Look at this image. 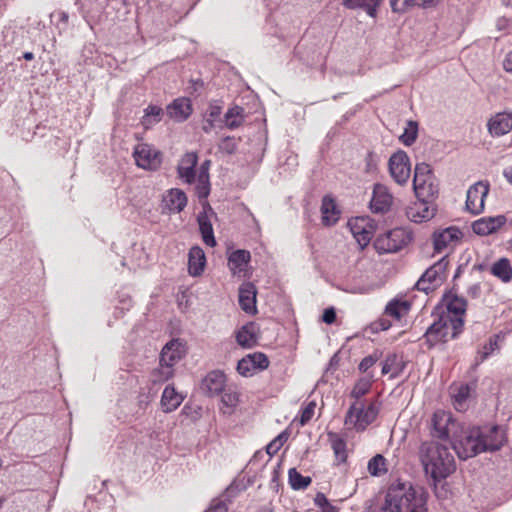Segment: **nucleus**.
Returning a JSON list of instances; mask_svg holds the SVG:
<instances>
[{
	"label": "nucleus",
	"mask_w": 512,
	"mask_h": 512,
	"mask_svg": "<svg viewBox=\"0 0 512 512\" xmlns=\"http://www.w3.org/2000/svg\"><path fill=\"white\" fill-rule=\"evenodd\" d=\"M419 459L425 474L434 484L447 478L456 469L454 457L448 447L437 441L423 442L419 448Z\"/></svg>",
	"instance_id": "obj_1"
},
{
	"label": "nucleus",
	"mask_w": 512,
	"mask_h": 512,
	"mask_svg": "<svg viewBox=\"0 0 512 512\" xmlns=\"http://www.w3.org/2000/svg\"><path fill=\"white\" fill-rule=\"evenodd\" d=\"M385 498L387 502L400 508L402 512H425L426 497L420 488H415L411 482L397 479L393 481Z\"/></svg>",
	"instance_id": "obj_2"
},
{
	"label": "nucleus",
	"mask_w": 512,
	"mask_h": 512,
	"mask_svg": "<svg viewBox=\"0 0 512 512\" xmlns=\"http://www.w3.org/2000/svg\"><path fill=\"white\" fill-rule=\"evenodd\" d=\"M464 319L452 318L450 315H442L435 321L424 334L428 346L431 348L437 343H446L455 339L463 330Z\"/></svg>",
	"instance_id": "obj_3"
},
{
	"label": "nucleus",
	"mask_w": 512,
	"mask_h": 512,
	"mask_svg": "<svg viewBox=\"0 0 512 512\" xmlns=\"http://www.w3.org/2000/svg\"><path fill=\"white\" fill-rule=\"evenodd\" d=\"M479 437H481L480 427L467 428L459 435L453 434L451 443L459 459L466 460L482 453Z\"/></svg>",
	"instance_id": "obj_4"
},
{
	"label": "nucleus",
	"mask_w": 512,
	"mask_h": 512,
	"mask_svg": "<svg viewBox=\"0 0 512 512\" xmlns=\"http://www.w3.org/2000/svg\"><path fill=\"white\" fill-rule=\"evenodd\" d=\"M463 232L457 226H438L431 234V241L435 253H445L447 256L460 245Z\"/></svg>",
	"instance_id": "obj_5"
},
{
	"label": "nucleus",
	"mask_w": 512,
	"mask_h": 512,
	"mask_svg": "<svg viewBox=\"0 0 512 512\" xmlns=\"http://www.w3.org/2000/svg\"><path fill=\"white\" fill-rule=\"evenodd\" d=\"M412 232L407 226H395L379 236L374 246L376 250L382 253H395L406 246L411 240Z\"/></svg>",
	"instance_id": "obj_6"
},
{
	"label": "nucleus",
	"mask_w": 512,
	"mask_h": 512,
	"mask_svg": "<svg viewBox=\"0 0 512 512\" xmlns=\"http://www.w3.org/2000/svg\"><path fill=\"white\" fill-rule=\"evenodd\" d=\"M413 188L418 198L433 199L438 194V185L429 164L422 162L415 166Z\"/></svg>",
	"instance_id": "obj_7"
},
{
	"label": "nucleus",
	"mask_w": 512,
	"mask_h": 512,
	"mask_svg": "<svg viewBox=\"0 0 512 512\" xmlns=\"http://www.w3.org/2000/svg\"><path fill=\"white\" fill-rule=\"evenodd\" d=\"M378 407L371 403L365 406L361 401L352 404L345 416V425L348 428L364 430L377 417Z\"/></svg>",
	"instance_id": "obj_8"
},
{
	"label": "nucleus",
	"mask_w": 512,
	"mask_h": 512,
	"mask_svg": "<svg viewBox=\"0 0 512 512\" xmlns=\"http://www.w3.org/2000/svg\"><path fill=\"white\" fill-rule=\"evenodd\" d=\"M489 188V183L484 181L470 186L466 193L465 211L474 216L481 214L484 211L485 198Z\"/></svg>",
	"instance_id": "obj_9"
},
{
	"label": "nucleus",
	"mask_w": 512,
	"mask_h": 512,
	"mask_svg": "<svg viewBox=\"0 0 512 512\" xmlns=\"http://www.w3.org/2000/svg\"><path fill=\"white\" fill-rule=\"evenodd\" d=\"M389 172L393 180L399 185H405L411 175V163L405 151L399 150L389 158Z\"/></svg>",
	"instance_id": "obj_10"
},
{
	"label": "nucleus",
	"mask_w": 512,
	"mask_h": 512,
	"mask_svg": "<svg viewBox=\"0 0 512 512\" xmlns=\"http://www.w3.org/2000/svg\"><path fill=\"white\" fill-rule=\"evenodd\" d=\"M448 265L446 257H442L438 262L430 266L416 282L415 288L419 291L428 293L433 290L440 282Z\"/></svg>",
	"instance_id": "obj_11"
},
{
	"label": "nucleus",
	"mask_w": 512,
	"mask_h": 512,
	"mask_svg": "<svg viewBox=\"0 0 512 512\" xmlns=\"http://www.w3.org/2000/svg\"><path fill=\"white\" fill-rule=\"evenodd\" d=\"M133 156L137 166L143 169L155 170L162 161L160 152L146 143L138 144L134 149Z\"/></svg>",
	"instance_id": "obj_12"
},
{
	"label": "nucleus",
	"mask_w": 512,
	"mask_h": 512,
	"mask_svg": "<svg viewBox=\"0 0 512 512\" xmlns=\"http://www.w3.org/2000/svg\"><path fill=\"white\" fill-rule=\"evenodd\" d=\"M429 200L418 198L417 201L411 203L406 208L407 218L415 224H421L433 219L436 214V207Z\"/></svg>",
	"instance_id": "obj_13"
},
{
	"label": "nucleus",
	"mask_w": 512,
	"mask_h": 512,
	"mask_svg": "<svg viewBox=\"0 0 512 512\" xmlns=\"http://www.w3.org/2000/svg\"><path fill=\"white\" fill-rule=\"evenodd\" d=\"M481 428V437H479L481 444V451H497L505 443L506 437L504 432L499 426H484Z\"/></svg>",
	"instance_id": "obj_14"
},
{
	"label": "nucleus",
	"mask_w": 512,
	"mask_h": 512,
	"mask_svg": "<svg viewBox=\"0 0 512 512\" xmlns=\"http://www.w3.org/2000/svg\"><path fill=\"white\" fill-rule=\"evenodd\" d=\"M393 203V196L385 185H374L373 195L370 201V209L373 213H386Z\"/></svg>",
	"instance_id": "obj_15"
},
{
	"label": "nucleus",
	"mask_w": 512,
	"mask_h": 512,
	"mask_svg": "<svg viewBox=\"0 0 512 512\" xmlns=\"http://www.w3.org/2000/svg\"><path fill=\"white\" fill-rule=\"evenodd\" d=\"M251 254L248 250L238 249L230 253L228 267L232 275H250Z\"/></svg>",
	"instance_id": "obj_16"
},
{
	"label": "nucleus",
	"mask_w": 512,
	"mask_h": 512,
	"mask_svg": "<svg viewBox=\"0 0 512 512\" xmlns=\"http://www.w3.org/2000/svg\"><path fill=\"white\" fill-rule=\"evenodd\" d=\"M185 353L186 348L184 342L179 338H175L166 343L162 348L160 361L174 367L185 356Z\"/></svg>",
	"instance_id": "obj_17"
},
{
	"label": "nucleus",
	"mask_w": 512,
	"mask_h": 512,
	"mask_svg": "<svg viewBox=\"0 0 512 512\" xmlns=\"http://www.w3.org/2000/svg\"><path fill=\"white\" fill-rule=\"evenodd\" d=\"M489 133L500 137L512 130V112L504 111L493 115L487 123Z\"/></svg>",
	"instance_id": "obj_18"
},
{
	"label": "nucleus",
	"mask_w": 512,
	"mask_h": 512,
	"mask_svg": "<svg viewBox=\"0 0 512 512\" xmlns=\"http://www.w3.org/2000/svg\"><path fill=\"white\" fill-rule=\"evenodd\" d=\"M456 423L444 411H437L432 417L433 437L444 439L449 436Z\"/></svg>",
	"instance_id": "obj_19"
},
{
	"label": "nucleus",
	"mask_w": 512,
	"mask_h": 512,
	"mask_svg": "<svg viewBox=\"0 0 512 512\" xmlns=\"http://www.w3.org/2000/svg\"><path fill=\"white\" fill-rule=\"evenodd\" d=\"M226 376L222 371L214 370L209 372L202 380L201 388L209 395H219L224 391Z\"/></svg>",
	"instance_id": "obj_20"
},
{
	"label": "nucleus",
	"mask_w": 512,
	"mask_h": 512,
	"mask_svg": "<svg viewBox=\"0 0 512 512\" xmlns=\"http://www.w3.org/2000/svg\"><path fill=\"white\" fill-rule=\"evenodd\" d=\"M163 206L170 212L178 213L187 204L186 194L180 189H170L163 196Z\"/></svg>",
	"instance_id": "obj_21"
},
{
	"label": "nucleus",
	"mask_w": 512,
	"mask_h": 512,
	"mask_svg": "<svg viewBox=\"0 0 512 512\" xmlns=\"http://www.w3.org/2000/svg\"><path fill=\"white\" fill-rule=\"evenodd\" d=\"M206 265V256L203 249L193 246L188 253V273L193 277L200 276Z\"/></svg>",
	"instance_id": "obj_22"
},
{
	"label": "nucleus",
	"mask_w": 512,
	"mask_h": 512,
	"mask_svg": "<svg viewBox=\"0 0 512 512\" xmlns=\"http://www.w3.org/2000/svg\"><path fill=\"white\" fill-rule=\"evenodd\" d=\"M192 113L190 100L187 98L175 99L170 105L167 106L168 116L177 121H185Z\"/></svg>",
	"instance_id": "obj_23"
},
{
	"label": "nucleus",
	"mask_w": 512,
	"mask_h": 512,
	"mask_svg": "<svg viewBox=\"0 0 512 512\" xmlns=\"http://www.w3.org/2000/svg\"><path fill=\"white\" fill-rule=\"evenodd\" d=\"M197 161L198 157L194 152H188L181 158L177 170L179 177L183 181L192 183L195 180V166Z\"/></svg>",
	"instance_id": "obj_24"
},
{
	"label": "nucleus",
	"mask_w": 512,
	"mask_h": 512,
	"mask_svg": "<svg viewBox=\"0 0 512 512\" xmlns=\"http://www.w3.org/2000/svg\"><path fill=\"white\" fill-rule=\"evenodd\" d=\"M239 304L246 313H254L256 311V289L252 283H243L240 286Z\"/></svg>",
	"instance_id": "obj_25"
},
{
	"label": "nucleus",
	"mask_w": 512,
	"mask_h": 512,
	"mask_svg": "<svg viewBox=\"0 0 512 512\" xmlns=\"http://www.w3.org/2000/svg\"><path fill=\"white\" fill-rule=\"evenodd\" d=\"M323 224L336 223L340 219L341 210L331 195H325L321 203Z\"/></svg>",
	"instance_id": "obj_26"
},
{
	"label": "nucleus",
	"mask_w": 512,
	"mask_h": 512,
	"mask_svg": "<svg viewBox=\"0 0 512 512\" xmlns=\"http://www.w3.org/2000/svg\"><path fill=\"white\" fill-rule=\"evenodd\" d=\"M184 398L173 386H166L161 396V406L164 412L169 413L176 410Z\"/></svg>",
	"instance_id": "obj_27"
},
{
	"label": "nucleus",
	"mask_w": 512,
	"mask_h": 512,
	"mask_svg": "<svg viewBox=\"0 0 512 512\" xmlns=\"http://www.w3.org/2000/svg\"><path fill=\"white\" fill-rule=\"evenodd\" d=\"M382 2L383 0H343L342 5L350 10L363 9L370 17L375 18Z\"/></svg>",
	"instance_id": "obj_28"
},
{
	"label": "nucleus",
	"mask_w": 512,
	"mask_h": 512,
	"mask_svg": "<svg viewBox=\"0 0 512 512\" xmlns=\"http://www.w3.org/2000/svg\"><path fill=\"white\" fill-rule=\"evenodd\" d=\"M490 272L504 283H509L512 280V266L510 260L505 257L494 262Z\"/></svg>",
	"instance_id": "obj_29"
},
{
	"label": "nucleus",
	"mask_w": 512,
	"mask_h": 512,
	"mask_svg": "<svg viewBox=\"0 0 512 512\" xmlns=\"http://www.w3.org/2000/svg\"><path fill=\"white\" fill-rule=\"evenodd\" d=\"M237 343L244 348H251L257 343L255 326L253 323L242 326L236 332Z\"/></svg>",
	"instance_id": "obj_30"
},
{
	"label": "nucleus",
	"mask_w": 512,
	"mask_h": 512,
	"mask_svg": "<svg viewBox=\"0 0 512 512\" xmlns=\"http://www.w3.org/2000/svg\"><path fill=\"white\" fill-rule=\"evenodd\" d=\"M436 0H390V7L394 13H405L415 6L431 7Z\"/></svg>",
	"instance_id": "obj_31"
},
{
	"label": "nucleus",
	"mask_w": 512,
	"mask_h": 512,
	"mask_svg": "<svg viewBox=\"0 0 512 512\" xmlns=\"http://www.w3.org/2000/svg\"><path fill=\"white\" fill-rule=\"evenodd\" d=\"M375 226H347L349 232L353 235L361 249H364L373 237V228Z\"/></svg>",
	"instance_id": "obj_32"
},
{
	"label": "nucleus",
	"mask_w": 512,
	"mask_h": 512,
	"mask_svg": "<svg viewBox=\"0 0 512 512\" xmlns=\"http://www.w3.org/2000/svg\"><path fill=\"white\" fill-rule=\"evenodd\" d=\"M163 109L157 105L150 104L144 109V115L141 118V124L145 129H150L162 119Z\"/></svg>",
	"instance_id": "obj_33"
},
{
	"label": "nucleus",
	"mask_w": 512,
	"mask_h": 512,
	"mask_svg": "<svg viewBox=\"0 0 512 512\" xmlns=\"http://www.w3.org/2000/svg\"><path fill=\"white\" fill-rule=\"evenodd\" d=\"M410 310V303L408 301H400L397 299L391 300L385 307V314L400 320Z\"/></svg>",
	"instance_id": "obj_34"
},
{
	"label": "nucleus",
	"mask_w": 512,
	"mask_h": 512,
	"mask_svg": "<svg viewBox=\"0 0 512 512\" xmlns=\"http://www.w3.org/2000/svg\"><path fill=\"white\" fill-rule=\"evenodd\" d=\"M402 370V360L396 354H390L383 362L381 372L384 375L390 373V378H396L400 375Z\"/></svg>",
	"instance_id": "obj_35"
},
{
	"label": "nucleus",
	"mask_w": 512,
	"mask_h": 512,
	"mask_svg": "<svg viewBox=\"0 0 512 512\" xmlns=\"http://www.w3.org/2000/svg\"><path fill=\"white\" fill-rule=\"evenodd\" d=\"M466 308L467 301L463 297L453 295L447 299V315H450L452 318L461 317L463 319Z\"/></svg>",
	"instance_id": "obj_36"
},
{
	"label": "nucleus",
	"mask_w": 512,
	"mask_h": 512,
	"mask_svg": "<svg viewBox=\"0 0 512 512\" xmlns=\"http://www.w3.org/2000/svg\"><path fill=\"white\" fill-rule=\"evenodd\" d=\"M174 375V367L170 364L159 361V366L151 372L150 379L154 384L163 383Z\"/></svg>",
	"instance_id": "obj_37"
},
{
	"label": "nucleus",
	"mask_w": 512,
	"mask_h": 512,
	"mask_svg": "<svg viewBox=\"0 0 512 512\" xmlns=\"http://www.w3.org/2000/svg\"><path fill=\"white\" fill-rule=\"evenodd\" d=\"M470 396V388L468 385H460L456 387L452 393L453 405L457 411H465L467 409V401Z\"/></svg>",
	"instance_id": "obj_38"
},
{
	"label": "nucleus",
	"mask_w": 512,
	"mask_h": 512,
	"mask_svg": "<svg viewBox=\"0 0 512 512\" xmlns=\"http://www.w3.org/2000/svg\"><path fill=\"white\" fill-rule=\"evenodd\" d=\"M244 121V109L234 106L225 113V125L227 128L234 130L242 125Z\"/></svg>",
	"instance_id": "obj_39"
},
{
	"label": "nucleus",
	"mask_w": 512,
	"mask_h": 512,
	"mask_svg": "<svg viewBox=\"0 0 512 512\" xmlns=\"http://www.w3.org/2000/svg\"><path fill=\"white\" fill-rule=\"evenodd\" d=\"M289 483L294 490L306 489L312 482L309 476L301 475L295 468H291L288 472Z\"/></svg>",
	"instance_id": "obj_40"
},
{
	"label": "nucleus",
	"mask_w": 512,
	"mask_h": 512,
	"mask_svg": "<svg viewBox=\"0 0 512 512\" xmlns=\"http://www.w3.org/2000/svg\"><path fill=\"white\" fill-rule=\"evenodd\" d=\"M328 437L336 458L340 462H344L347 458L345 441L337 434L332 432L328 433Z\"/></svg>",
	"instance_id": "obj_41"
},
{
	"label": "nucleus",
	"mask_w": 512,
	"mask_h": 512,
	"mask_svg": "<svg viewBox=\"0 0 512 512\" xmlns=\"http://www.w3.org/2000/svg\"><path fill=\"white\" fill-rule=\"evenodd\" d=\"M367 469L372 476L384 475L387 472L386 459L383 455L376 454L368 461Z\"/></svg>",
	"instance_id": "obj_42"
},
{
	"label": "nucleus",
	"mask_w": 512,
	"mask_h": 512,
	"mask_svg": "<svg viewBox=\"0 0 512 512\" xmlns=\"http://www.w3.org/2000/svg\"><path fill=\"white\" fill-rule=\"evenodd\" d=\"M196 194L200 199H206L210 192L209 173L207 169L199 171L196 180Z\"/></svg>",
	"instance_id": "obj_43"
},
{
	"label": "nucleus",
	"mask_w": 512,
	"mask_h": 512,
	"mask_svg": "<svg viewBox=\"0 0 512 512\" xmlns=\"http://www.w3.org/2000/svg\"><path fill=\"white\" fill-rule=\"evenodd\" d=\"M418 124L415 121H408L403 134L400 136L401 142L406 146H411L417 139Z\"/></svg>",
	"instance_id": "obj_44"
},
{
	"label": "nucleus",
	"mask_w": 512,
	"mask_h": 512,
	"mask_svg": "<svg viewBox=\"0 0 512 512\" xmlns=\"http://www.w3.org/2000/svg\"><path fill=\"white\" fill-rule=\"evenodd\" d=\"M471 224H512V212L505 215L481 217Z\"/></svg>",
	"instance_id": "obj_45"
},
{
	"label": "nucleus",
	"mask_w": 512,
	"mask_h": 512,
	"mask_svg": "<svg viewBox=\"0 0 512 512\" xmlns=\"http://www.w3.org/2000/svg\"><path fill=\"white\" fill-rule=\"evenodd\" d=\"M289 437V434L287 431L281 432L277 437H275L267 446H266V452L269 456L275 455L280 448L284 445V443L287 441Z\"/></svg>",
	"instance_id": "obj_46"
},
{
	"label": "nucleus",
	"mask_w": 512,
	"mask_h": 512,
	"mask_svg": "<svg viewBox=\"0 0 512 512\" xmlns=\"http://www.w3.org/2000/svg\"><path fill=\"white\" fill-rule=\"evenodd\" d=\"M221 402L224 407L228 409L223 410L224 413H230L231 410L237 405L238 403V395L237 393L233 391H224V393L221 396Z\"/></svg>",
	"instance_id": "obj_47"
},
{
	"label": "nucleus",
	"mask_w": 512,
	"mask_h": 512,
	"mask_svg": "<svg viewBox=\"0 0 512 512\" xmlns=\"http://www.w3.org/2000/svg\"><path fill=\"white\" fill-rule=\"evenodd\" d=\"M237 371L245 377L251 376L256 371L248 355L238 361Z\"/></svg>",
	"instance_id": "obj_48"
},
{
	"label": "nucleus",
	"mask_w": 512,
	"mask_h": 512,
	"mask_svg": "<svg viewBox=\"0 0 512 512\" xmlns=\"http://www.w3.org/2000/svg\"><path fill=\"white\" fill-rule=\"evenodd\" d=\"M255 370H263L269 366V360L267 356L261 352H256L248 355Z\"/></svg>",
	"instance_id": "obj_49"
},
{
	"label": "nucleus",
	"mask_w": 512,
	"mask_h": 512,
	"mask_svg": "<svg viewBox=\"0 0 512 512\" xmlns=\"http://www.w3.org/2000/svg\"><path fill=\"white\" fill-rule=\"evenodd\" d=\"M371 384L368 380H360L358 381L354 388L351 391V396L354 397L357 401L361 397H363L370 389Z\"/></svg>",
	"instance_id": "obj_50"
},
{
	"label": "nucleus",
	"mask_w": 512,
	"mask_h": 512,
	"mask_svg": "<svg viewBox=\"0 0 512 512\" xmlns=\"http://www.w3.org/2000/svg\"><path fill=\"white\" fill-rule=\"evenodd\" d=\"M218 147L226 154H233L237 150V140L231 136L224 137Z\"/></svg>",
	"instance_id": "obj_51"
},
{
	"label": "nucleus",
	"mask_w": 512,
	"mask_h": 512,
	"mask_svg": "<svg viewBox=\"0 0 512 512\" xmlns=\"http://www.w3.org/2000/svg\"><path fill=\"white\" fill-rule=\"evenodd\" d=\"M202 234L203 242L210 247L216 245V240L213 233V226H199Z\"/></svg>",
	"instance_id": "obj_52"
},
{
	"label": "nucleus",
	"mask_w": 512,
	"mask_h": 512,
	"mask_svg": "<svg viewBox=\"0 0 512 512\" xmlns=\"http://www.w3.org/2000/svg\"><path fill=\"white\" fill-rule=\"evenodd\" d=\"M315 407H316V404L313 401L309 402L304 407V409L301 412V416H300V424L302 426L305 425L306 423H308L312 419L314 412H315Z\"/></svg>",
	"instance_id": "obj_53"
},
{
	"label": "nucleus",
	"mask_w": 512,
	"mask_h": 512,
	"mask_svg": "<svg viewBox=\"0 0 512 512\" xmlns=\"http://www.w3.org/2000/svg\"><path fill=\"white\" fill-rule=\"evenodd\" d=\"M380 358L378 352H374L371 355H368L362 359L359 364V370L361 372H366L370 367H372Z\"/></svg>",
	"instance_id": "obj_54"
},
{
	"label": "nucleus",
	"mask_w": 512,
	"mask_h": 512,
	"mask_svg": "<svg viewBox=\"0 0 512 512\" xmlns=\"http://www.w3.org/2000/svg\"><path fill=\"white\" fill-rule=\"evenodd\" d=\"M499 227L500 226H472L474 233L480 236L493 234Z\"/></svg>",
	"instance_id": "obj_55"
},
{
	"label": "nucleus",
	"mask_w": 512,
	"mask_h": 512,
	"mask_svg": "<svg viewBox=\"0 0 512 512\" xmlns=\"http://www.w3.org/2000/svg\"><path fill=\"white\" fill-rule=\"evenodd\" d=\"M221 113L222 107L216 103L210 104L206 111L207 117L215 121L220 117Z\"/></svg>",
	"instance_id": "obj_56"
},
{
	"label": "nucleus",
	"mask_w": 512,
	"mask_h": 512,
	"mask_svg": "<svg viewBox=\"0 0 512 512\" xmlns=\"http://www.w3.org/2000/svg\"><path fill=\"white\" fill-rule=\"evenodd\" d=\"M322 320L326 324H333L336 320V312L333 307L327 308L324 310V313L322 315Z\"/></svg>",
	"instance_id": "obj_57"
},
{
	"label": "nucleus",
	"mask_w": 512,
	"mask_h": 512,
	"mask_svg": "<svg viewBox=\"0 0 512 512\" xmlns=\"http://www.w3.org/2000/svg\"><path fill=\"white\" fill-rule=\"evenodd\" d=\"M390 327H391L390 321H388L384 318H380L378 321H376L372 324V329L375 332L385 331V330L389 329Z\"/></svg>",
	"instance_id": "obj_58"
},
{
	"label": "nucleus",
	"mask_w": 512,
	"mask_h": 512,
	"mask_svg": "<svg viewBox=\"0 0 512 512\" xmlns=\"http://www.w3.org/2000/svg\"><path fill=\"white\" fill-rule=\"evenodd\" d=\"M314 503L318 506V507H321L322 510L323 509H326L328 506H332L328 499L326 498V496L319 492L316 494L315 498H314Z\"/></svg>",
	"instance_id": "obj_59"
},
{
	"label": "nucleus",
	"mask_w": 512,
	"mask_h": 512,
	"mask_svg": "<svg viewBox=\"0 0 512 512\" xmlns=\"http://www.w3.org/2000/svg\"><path fill=\"white\" fill-rule=\"evenodd\" d=\"M496 345H497L496 341L490 340V342L483 347V351L481 352V354H482L481 360L486 359L493 352Z\"/></svg>",
	"instance_id": "obj_60"
},
{
	"label": "nucleus",
	"mask_w": 512,
	"mask_h": 512,
	"mask_svg": "<svg viewBox=\"0 0 512 512\" xmlns=\"http://www.w3.org/2000/svg\"><path fill=\"white\" fill-rule=\"evenodd\" d=\"M379 512H402V511H400V508H397L396 505L387 502V499L385 498V503L380 508Z\"/></svg>",
	"instance_id": "obj_61"
},
{
	"label": "nucleus",
	"mask_w": 512,
	"mask_h": 512,
	"mask_svg": "<svg viewBox=\"0 0 512 512\" xmlns=\"http://www.w3.org/2000/svg\"><path fill=\"white\" fill-rule=\"evenodd\" d=\"M468 294L472 297V298H478L481 294V286L480 284H474L472 286L469 287L468 289Z\"/></svg>",
	"instance_id": "obj_62"
},
{
	"label": "nucleus",
	"mask_w": 512,
	"mask_h": 512,
	"mask_svg": "<svg viewBox=\"0 0 512 512\" xmlns=\"http://www.w3.org/2000/svg\"><path fill=\"white\" fill-rule=\"evenodd\" d=\"M214 127H215V120L207 117L205 119L203 127H202L203 131L205 133H210Z\"/></svg>",
	"instance_id": "obj_63"
},
{
	"label": "nucleus",
	"mask_w": 512,
	"mask_h": 512,
	"mask_svg": "<svg viewBox=\"0 0 512 512\" xmlns=\"http://www.w3.org/2000/svg\"><path fill=\"white\" fill-rule=\"evenodd\" d=\"M503 66L507 72L512 73V51L506 55Z\"/></svg>",
	"instance_id": "obj_64"
}]
</instances>
